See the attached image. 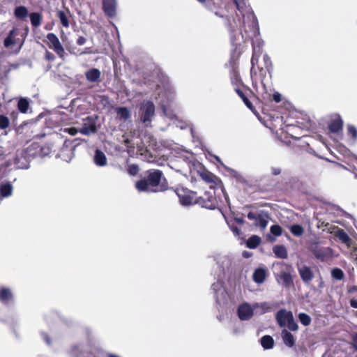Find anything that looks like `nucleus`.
<instances>
[{
  "mask_svg": "<svg viewBox=\"0 0 357 357\" xmlns=\"http://www.w3.org/2000/svg\"><path fill=\"white\" fill-rule=\"evenodd\" d=\"M135 188L139 192L155 193L166 190L168 183L161 170L150 169L135 183Z\"/></svg>",
  "mask_w": 357,
  "mask_h": 357,
  "instance_id": "f257e3e1",
  "label": "nucleus"
},
{
  "mask_svg": "<svg viewBox=\"0 0 357 357\" xmlns=\"http://www.w3.org/2000/svg\"><path fill=\"white\" fill-rule=\"evenodd\" d=\"M242 50L236 46L231 52L228 63L225 64L226 68L229 69V75L231 84L236 89H241L246 86L243 83L239 72V59L242 54Z\"/></svg>",
  "mask_w": 357,
  "mask_h": 357,
  "instance_id": "f03ea898",
  "label": "nucleus"
},
{
  "mask_svg": "<svg viewBox=\"0 0 357 357\" xmlns=\"http://www.w3.org/2000/svg\"><path fill=\"white\" fill-rule=\"evenodd\" d=\"M242 50L236 46L231 52L228 63L225 64L226 68L229 69V75L231 84L236 89H241L246 86L243 83L239 72V59L242 54Z\"/></svg>",
  "mask_w": 357,
  "mask_h": 357,
  "instance_id": "7ed1b4c3",
  "label": "nucleus"
},
{
  "mask_svg": "<svg viewBox=\"0 0 357 357\" xmlns=\"http://www.w3.org/2000/svg\"><path fill=\"white\" fill-rule=\"evenodd\" d=\"M234 1L237 9L243 15L242 24L239 25V29H241L243 28L245 31H247V26L249 29H255L257 26V20L252 10L249 7H246L243 9L241 3H239L238 0H234Z\"/></svg>",
  "mask_w": 357,
  "mask_h": 357,
  "instance_id": "20e7f679",
  "label": "nucleus"
},
{
  "mask_svg": "<svg viewBox=\"0 0 357 357\" xmlns=\"http://www.w3.org/2000/svg\"><path fill=\"white\" fill-rule=\"evenodd\" d=\"M235 92L241 98L246 107L255 114H257V111L253 105V102L258 101L259 98L254 93L252 89L246 86L241 89H236Z\"/></svg>",
  "mask_w": 357,
  "mask_h": 357,
  "instance_id": "39448f33",
  "label": "nucleus"
},
{
  "mask_svg": "<svg viewBox=\"0 0 357 357\" xmlns=\"http://www.w3.org/2000/svg\"><path fill=\"white\" fill-rule=\"evenodd\" d=\"M29 149L17 150L13 158V162L8 161L5 162V165L9 166L14 164L19 169H26L29 165ZM9 160H10L9 159Z\"/></svg>",
  "mask_w": 357,
  "mask_h": 357,
  "instance_id": "423d86ee",
  "label": "nucleus"
},
{
  "mask_svg": "<svg viewBox=\"0 0 357 357\" xmlns=\"http://www.w3.org/2000/svg\"><path fill=\"white\" fill-rule=\"evenodd\" d=\"M176 194L179 198L180 203L183 206L196 204L197 192L190 190L186 188L178 187L175 190Z\"/></svg>",
  "mask_w": 357,
  "mask_h": 357,
  "instance_id": "0eeeda50",
  "label": "nucleus"
},
{
  "mask_svg": "<svg viewBox=\"0 0 357 357\" xmlns=\"http://www.w3.org/2000/svg\"><path fill=\"white\" fill-rule=\"evenodd\" d=\"M310 251L314 257L324 262L332 257L333 252L331 248L321 247L319 243H313L310 245Z\"/></svg>",
  "mask_w": 357,
  "mask_h": 357,
  "instance_id": "6e6552de",
  "label": "nucleus"
},
{
  "mask_svg": "<svg viewBox=\"0 0 357 357\" xmlns=\"http://www.w3.org/2000/svg\"><path fill=\"white\" fill-rule=\"evenodd\" d=\"M140 119L144 123H150L155 115V105L153 102L147 100L139 108Z\"/></svg>",
  "mask_w": 357,
  "mask_h": 357,
  "instance_id": "1a4fd4ad",
  "label": "nucleus"
},
{
  "mask_svg": "<svg viewBox=\"0 0 357 357\" xmlns=\"http://www.w3.org/2000/svg\"><path fill=\"white\" fill-rule=\"evenodd\" d=\"M75 146L70 140H65L62 146L56 154V157L62 160L69 162L74 156Z\"/></svg>",
  "mask_w": 357,
  "mask_h": 357,
  "instance_id": "9d476101",
  "label": "nucleus"
},
{
  "mask_svg": "<svg viewBox=\"0 0 357 357\" xmlns=\"http://www.w3.org/2000/svg\"><path fill=\"white\" fill-rule=\"evenodd\" d=\"M195 204L208 209H215L218 205L216 197L210 192H205L199 197L197 196Z\"/></svg>",
  "mask_w": 357,
  "mask_h": 357,
  "instance_id": "9b49d317",
  "label": "nucleus"
},
{
  "mask_svg": "<svg viewBox=\"0 0 357 357\" xmlns=\"http://www.w3.org/2000/svg\"><path fill=\"white\" fill-rule=\"evenodd\" d=\"M199 176L208 184L211 185V188H214L221 183V180L212 172H209L204 167L198 171Z\"/></svg>",
  "mask_w": 357,
  "mask_h": 357,
  "instance_id": "f8f14e48",
  "label": "nucleus"
},
{
  "mask_svg": "<svg viewBox=\"0 0 357 357\" xmlns=\"http://www.w3.org/2000/svg\"><path fill=\"white\" fill-rule=\"evenodd\" d=\"M343 120L339 114H333L328 123V129L330 132L337 133L343 129Z\"/></svg>",
  "mask_w": 357,
  "mask_h": 357,
  "instance_id": "ddd939ff",
  "label": "nucleus"
},
{
  "mask_svg": "<svg viewBox=\"0 0 357 357\" xmlns=\"http://www.w3.org/2000/svg\"><path fill=\"white\" fill-rule=\"evenodd\" d=\"M237 314L241 320L246 321L253 317L254 311L249 303H245L238 306Z\"/></svg>",
  "mask_w": 357,
  "mask_h": 357,
  "instance_id": "4468645a",
  "label": "nucleus"
},
{
  "mask_svg": "<svg viewBox=\"0 0 357 357\" xmlns=\"http://www.w3.org/2000/svg\"><path fill=\"white\" fill-rule=\"evenodd\" d=\"M298 271L303 282L308 283L314 278V273L310 266L303 265L298 267Z\"/></svg>",
  "mask_w": 357,
  "mask_h": 357,
  "instance_id": "2eb2a0df",
  "label": "nucleus"
},
{
  "mask_svg": "<svg viewBox=\"0 0 357 357\" xmlns=\"http://www.w3.org/2000/svg\"><path fill=\"white\" fill-rule=\"evenodd\" d=\"M97 132V127L94 120L88 117L84 122L82 128H80V132L85 135H89Z\"/></svg>",
  "mask_w": 357,
  "mask_h": 357,
  "instance_id": "dca6fc26",
  "label": "nucleus"
},
{
  "mask_svg": "<svg viewBox=\"0 0 357 357\" xmlns=\"http://www.w3.org/2000/svg\"><path fill=\"white\" fill-rule=\"evenodd\" d=\"M15 303V299L11 290L8 288L1 287V303L10 307Z\"/></svg>",
  "mask_w": 357,
  "mask_h": 357,
  "instance_id": "f3484780",
  "label": "nucleus"
},
{
  "mask_svg": "<svg viewBox=\"0 0 357 357\" xmlns=\"http://www.w3.org/2000/svg\"><path fill=\"white\" fill-rule=\"evenodd\" d=\"M116 0H102L103 10L109 17H112L116 15Z\"/></svg>",
  "mask_w": 357,
  "mask_h": 357,
  "instance_id": "a211bd4d",
  "label": "nucleus"
},
{
  "mask_svg": "<svg viewBox=\"0 0 357 357\" xmlns=\"http://www.w3.org/2000/svg\"><path fill=\"white\" fill-rule=\"evenodd\" d=\"M252 56L251 59V69H250V73L251 75L253 73V71L255 70V66L258 65L259 59L260 56L264 54V50L262 48V46H252Z\"/></svg>",
  "mask_w": 357,
  "mask_h": 357,
  "instance_id": "6ab92c4d",
  "label": "nucleus"
},
{
  "mask_svg": "<svg viewBox=\"0 0 357 357\" xmlns=\"http://www.w3.org/2000/svg\"><path fill=\"white\" fill-rule=\"evenodd\" d=\"M292 316L293 313L291 311H287L284 309L280 310L276 313V320L278 324V325L280 327H284L286 326V324H287V317L288 316Z\"/></svg>",
  "mask_w": 357,
  "mask_h": 357,
  "instance_id": "aec40b11",
  "label": "nucleus"
},
{
  "mask_svg": "<svg viewBox=\"0 0 357 357\" xmlns=\"http://www.w3.org/2000/svg\"><path fill=\"white\" fill-rule=\"evenodd\" d=\"M278 277L284 287L289 288L294 285L293 278L290 272L282 271L280 273Z\"/></svg>",
  "mask_w": 357,
  "mask_h": 357,
  "instance_id": "412c9836",
  "label": "nucleus"
},
{
  "mask_svg": "<svg viewBox=\"0 0 357 357\" xmlns=\"http://www.w3.org/2000/svg\"><path fill=\"white\" fill-rule=\"evenodd\" d=\"M267 277V271L263 268L255 269L252 275V279L257 284L263 283Z\"/></svg>",
  "mask_w": 357,
  "mask_h": 357,
  "instance_id": "4be33fe9",
  "label": "nucleus"
},
{
  "mask_svg": "<svg viewBox=\"0 0 357 357\" xmlns=\"http://www.w3.org/2000/svg\"><path fill=\"white\" fill-rule=\"evenodd\" d=\"M100 75V71L98 68H91L85 73L86 79L91 82H99Z\"/></svg>",
  "mask_w": 357,
  "mask_h": 357,
  "instance_id": "5701e85b",
  "label": "nucleus"
},
{
  "mask_svg": "<svg viewBox=\"0 0 357 357\" xmlns=\"http://www.w3.org/2000/svg\"><path fill=\"white\" fill-rule=\"evenodd\" d=\"M281 336L284 344L289 347H293L295 345L296 340L294 336L287 330L284 329L281 333Z\"/></svg>",
  "mask_w": 357,
  "mask_h": 357,
  "instance_id": "b1692460",
  "label": "nucleus"
},
{
  "mask_svg": "<svg viewBox=\"0 0 357 357\" xmlns=\"http://www.w3.org/2000/svg\"><path fill=\"white\" fill-rule=\"evenodd\" d=\"M17 35L18 30L17 29H13L10 31L9 36L5 39L3 45H17L22 43V40L15 38Z\"/></svg>",
  "mask_w": 357,
  "mask_h": 357,
  "instance_id": "393cba45",
  "label": "nucleus"
},
{
  "mask_svg": "<svg viewBox=\"0 0 357 357\" xmlns=\"http://www.w3.org/2000/svg\"><path fill=\"white\" fill-rule=\"evenodd\" d=\"M117 118L124 121L128 120L131 117L130 110L126 107H119L115 109Z\"/></svg>",
  "mask_w": 357,
  "mask_h": 357,
  "instance_id": "a878e982",
  "label": "nucleus"
},
{
  "mask_svg": "<svg viewBox=\"0 0 357 357\" xmlns=\"http://www.w3.org/2000/svg\"><path fill=\"white\" fill-rule=\"evenodd\" d=\"M93 160L96 165L100 167L106 165L107 161L105 154L99 149L95 151Z\"/></svg>",
  "mask_w": 357,
  "mask_h": 357,
  "instance_id": "bb28decb",
  "label": "nucleus"
},
{
  "mask_svg": "<svg viewBox=\"0 0 357 357\" xmlns=\"http://www.w3.org/2000/svg\"><path fill=\"white\" fill-rule=\"evenodd\" d=\"M275 255L280 259H287L288 257L286 248L282 245H278L273 248Z\"/></svg>",
  "mask_w": 357,
  "mask_h": 357,
  "instance_id": "cd10ccee",
  "label": "nucleus"
},
{
  "mask_svg": "<svg viewBox=\"0 0 357 357\" xmlns=\"http://www.w3.org/2000/svg\"><path fill=\"white\" fill-rule=\"evenodd\" d=\"M336 236L341 241L342 243L349 246L351 242V238L342 229H339L336 232Z\"/></svg>",
  "mask_w": 357,
  "mask_h": 357,
  "instance_id": "c85d7f7f",
  "label": "nucleus"
},
{
  "mask_svg": "<svg viewBox=\"0 0 357 357\" xmlns=\"http://www.w3.org/2000/svg\"><path fill=\"white\" fill-rule=\"evenodd\" d=\"M261 344L265 349H272L274 346V340L270 335H264L261 338Z\"/></svg>",
  "mask_w": 357,
  "mask_h": 357,
  "instance_id": "c756f323",
  "label": "nucleus"
},
{
  "mask_svg": "<svg viewBox=\"0 0 357 357\" xmlns=\"http://www.w3.org/2000/svg\"><path fill=\"white\" fill-rule=\"evenodd\" d=\"M18 110L23 114H26L29 109V102L25 98H20L17 102Z\"/></svg>",
  "mask_w": 357,
  "mask_h": 357,
  "instance_id": "7c9ffc66",
  "label": "nucleus"
},
{
  "mask_svg": "<svg viewBox=\"0 0 357 357\" xmlns=\"http://www.w3.org/2000/svg\"><path fill=\"white\" fill-rule=\"evenodd\" d=\"M13 185L10 183H1V198L8 197L12 195Z\"/></svg>",
  "mask_w": 357,
  "mask_h": 357,
  "instance_id": "2f4dec72",
  "label": "nucleus"
},
{
  "mask_svg": "<svg viewBox=\"0 0 357 357\" xmlns=\"http://www.w3.org/2000/svg\"><path fill=\"white\" fill-rule=\"evenodd\" d=\"M261 243V238L258 236L253 235L250 236L246 243L247 247L250 249L256 248Z\"/></svg>",
  "mask_w": 357,
  "mask_h": 357,
  "instance_id": "473e14b6",
  "label": "nucleus"
},
{
  "mask_svg": "<svg viewBox=\"0 0 357 357\" xmlns=\"http://www.w3.org/2000/svg\"><path fill=\"white\" fill-rule=\"evenodd\" d=\"M15 16L19 19H24L28 15V10L25 6H17L15 9Z\"/></svg>",
  "mask_w": 357,
  "mask_h": 357,
  "instance_id": "72a5a7b5",
  "label": "nucleus"
},
{
  "mask_svg": "<svg viewBox=\"0 0 357 357\" xmlns=\"http://www.w3.org/2000/svg\"><path fill=\"white\" fill-rule=\"evenodd\" d=\"M290 231L295 236H301L304 234V228L302 225L298 224L292 225L290 228Z\"/></svg>",
  "mask_w": 357,
  "mask_h": 357,
  "instance_id": "f704fd0d",
  "label": "nucleus"
},
{
  "mask_svg": "<svg viewBox=\"0 0 357 357\" xmlns=\"http://www.w3.org/2000/svg\"><path fill=\"white\" fill-rule=\"evenodd\" d=\"M30 20L33 26L38 27L42 21V16L38 13H32L30 15Z\"/></svg>",
  "mask_w": 357,
  "mask_h": 357,
  "instance_id": "c9c22d12",
  "label": "nucleus"
},
{
  "mask_svg": "<svg viewBox=\"0 0 357 357\" xmlns=\"http://www.w3.org/2000/svg\"><path fill=\"white\" fill-rule=\"evenodd\" d=\"M287 324H286V326L288 328L289 330L291 331H296L298 329V326L297 323L295 321L294 316H288L287 317Z\"/></svg>",
  "mask_w": 357,
  "mask_h": 357,
  "instance_id": "e433bc0d",
  "label": "nucleus"
},
{
  "mask_svg": "<svg viewBox=\"0 0 357 357\" xmlns=\"http://www.w3.org/2000/svg\"><path fill=\"white\" fill-rule=\"evenodd\" d=\"M298 319L300 322L305 326H307L310 325L312 319L311 317L306 313L301 312L298 314Z\"/></svg>",
  "mask_w": 357,
  "mask_h": 357,
  "instance_id": "4c0bfd02",
  "label": "nucleus"
},
{
  "mask_svg": "<svg viewBox=\"0 0 357 357\" xmlns=\"http://www.w3.org/2000/svg\"><path fill=\"white\" fill-rule=\"evenodd\" d=\"M263 60L266 70L271 73L273 70V65L270 56L266 53L263 54Z\"/></svg>",
  "mask_w": 357,
  "mask_h": 357,
  "instance_id": "58836bf2",
  "label": "nucleus"
},
{
  "mask_svg": "<svg viewBox=\"0 0 357 357\" xmlns=\"http://www.w3.org/2000/svg\"><path fill=\"white\" fill-rule=\"evenodd\" d=\"M331 275L334 279L341 280L344 278V273L342 269L335 268L331 271Z\"/></svg>",
  "mask_w": 357,
  "mask_h": 357,
  "instance_id": "ea45409f",
  "label": "nucleus"
},
{
  "mask_svg": "<svg viewBox=\"0 0 357 357\" xmlns=\"http://www.w3.org/2000/svg\"><path fill=\"white\" fill-rule=\"evenodd\" d=\"M58 17L60 20L61 24L68 28L69 26V21L67 15L63 11L58 12Z\"/></svg>",
  "mask_w": 357,
  "mask_h": 357,
  "instance_id": "a19ab883",
  "label": "nucleus"
},
{
  "mask_svg": "<svg viewBox=\"0 0 357 357\" xmlns=\"http://www.w3.org/2000/svg\"><path fill=\"white\" fill-rule=\"evenodd\" d=\"M59 56L63 59L65 55V50L63 46H49Z\"/></svg>",
  "mask_w": 357,
  "mask_h": 357,
  "instance_id": "79ce46f5",
  "label": "nucleus"
},
{
  "mask_svg": "<svg viewBox=\"0 0 357 357\" xmlns=\"http://www.w3.org/2000/svg\"><path fill=\"white\" fill-rule=\"evenodd\" d=\"M347 132L348 135L351 136L352 139H357V129L354 126L349 124L347 126Z\"/></svg>",
  "mask_w": 357,
  "mask_h": 357,
  "instance_id": "37998d69",
  "label": "nucleus"
},
{
  "mask_svg": "<svg viewBox=\"0 0 357 357\" xmlns=\"http://www.w3.org/2000/svg\"><path fill=\"white\" fill-rule=\"evenodd\" d=\"M268 221L264 218L261 215H258V218L256 220L255 225L261 227V229H265L267 226Z\"/></svg>",
  "mask_w": 357,
  "mask_h": 357,
  "instance_id": "c03bdc74",
  "label": "nucleus"
},
{
  "mask_svg": "<svg viewBox=\"0 0 357 357\" xmlns=\"http://www.w3.org/2000/svg\"><path fill=\"white\" fill-rule=\"evenodd\" d=\"M270 231L275 236L282 235V228L278 225H274L271 227Z\"/></svg>",
  "mask_w": 357,
  "mask_h": 357,
  "instance_id": "a18cd8bd",
  "label": "nucleus"
},
{
  "mask_svg": "<svg viewBox=\"0 0 357 357\" xmlns=\"http://www.w3.org/2000/svg\"><path fill=\"white\" fill-rule=\"evenodd\" d=\"M67 50L70 54H74L75 55L82 54L84 53H88V51H80L79 50H77V46H66Z\"/></svg>",
  "mask_w": 357,
  "mask_h": 357,
  "instance_id": "49530a36",
  "label": "nucleus"
},
{
  "mask_svg": "<svg viewBox=\"0 0 357 357\" xmlns=\"http://www.w3.org/2000/svg\"><path fill=\"white\" fill-rule=\"evenodd\" d=\"M138 172H139V167L137 165L132 164V165H128V172L129 173V174L135 176V175L137 174Z\"/></svg>",
  "mask_w": 357,
  "mask_h": 357,
  "instance_id": "de8ad7c7",
  "label": "nucleus"
},
{
  "mask_svg": "<svg viewBox=\"0 0 357 357\" xmlns=\"http://www.w3.org/2000/svg\"><path fill=\"white\" fill-rule=\"evenodd\" d=\"M10 121L6 116L1 115V130H5L9 127Z\"/></svg>",
  "mask_w": 357,
  "mask_h": 357,
  "instance_id": "09e8293b",
  "label": "nucleus"
},
{
  "mask_svg": "<svg viewBox=\"0 0 357 357\" xmlns=\"http://www.w3.org/2000/svg\"><path fill=\"white\" fill-rule=\"evenodd\" d=\"M47 38L52 45H59V39L54 33H48Z\"/></svg>",
  "mask_w": 357,
  "mask_h": 357,
  "instance_id": "8fccbe9b",
  "label": "nucleus"
},
{
  "mask_svg": "<svg viewBox=\"0 0 357 357\" xmlns=\"http://www.w3.org/2000/svg\"><path fill=\"white\" fill-rule=\"evenodd\" d=\"M18 115H19V113L17 111H13L10 114L11 120H12V124L14 127H15L17 126V120Z\"/></svg>",
  "mask_w": 357,
  "mask_h": 357,
  "instance_id": "3c124183",
  "label": "nucleus"
},
{
  "mask_svg": "<svg viewBox=\"0 0 357 357\" xmlns=\"http://www.w3.org/2000/svg\"><path fill=\"white\" fill-rule=\"evenodd\" d=\"M229 226L230 229L231 230V231L234 233V234L235 236H238L241 234V229L237 226L234 225H229Z\"/></svg>",
  "mask_w": 357,
  "mask_h": 357,
  "instance_id": "603ef678",
  "label": "nucleus"
},
{
  "mask_svg": "<svg viewBox=\"0 0 357 357\" xmlns=\"http://www.w3.org/2000/svg\"><path fill=\"white\" fill-rule=\"evenodd\" d=\"M260 307L262 309L263 312H266L271 310V307L267 303H262L260 304Z\"/></svg>",
  "mask_w": 357,
  "mask_h": 357,
  "instance_id": "864d4df0",
  "label": "nucleus"
},
{
  "mask_svg": "<svg viewBox=\"0 0 357 357\" xmlns=\"http://www.w3.org/2000/svg\"><path fill=\"white\" fill-rule=\"evenodd\" d=\"M40 151L41 153L44 155H49L51 153V150L48 146H42Z\"/></svg>",
  "mask_w": 357,
  "mask_h": 357,
  "instance_id": "5fc2aeb1",
  "label": "nucleus"
},
{
  "mask_svg": "<svg viewBox=\"0 0 357 357\" xmlns=\"http://www.w3.org/2000/svg\"><path fill=\"white\" fill-rule=\"evenodd\" d=\"M273 99L275 102H280L282 100V96L278 92H275L273 95Z\"/></svg>",
  "mask_w": 357,
  "mask_h": 357,
  "instance_id": "6e6d98bb",
  "label": "nucleus"
},
{
  "mask_svg": "<svg viewBox=\"0 0 357 357\" xmlns=\"http://www.w3.org/2000/svg\"><path fill=\"white\" fill-rule=\"evenodd\" d=\"M258 215H259V214H256V213H253V212H251V211H250V212H249V213H248L247 217H248V218L249 220H255L256 221V220H257V218H258Z\"/></svg>",
  "mask_w": 357,
  "mask_h": 357,
  "instance_id": "4d7b16f0",
  "label": "nucleus"
},
{
  "mask_svg": "<svg viewBox=\"0 0 357 357\" xmlns=\"http://www.w3.org/2000/svg\"><path fill=\"white\" fill-rule=\"evenodd\" d=\"M45 58L47 60L50 61H52L54 59V56L52 53L48 52L47 50H46V53H45Z\"/></svg>",
  "mask_w": 357,
  "mask_h": 357,
  "instance_id": "13d9d810",
  "label": "nucleus"
},
{
  "mask_svg": "<svg viewBox=\"0 0 357 357\" xmlns=\"http://www.w3.org/2000/svg\"><path fill=\"white\" fill-rule=\"evenodd\" d=\"M271 172L274 176L279 175L281 173V169L279 167H272Z\"/></svg>",
  "mask_w": 357,
  "mask_h": 357,
  "instance_id": "bf43d9fd",
  "label": "nucleus"
},
{
  "mask_svg": "<svg viewBox=\"0 0 357 357\" xmlns=\"http://www.w3.org/2000/svg\"><path fill=\"white\" fill-rule=\"evenodd\" d=\"M234 220L236 223L240 225H243L245 222V220L241 218L235 217Z\"/></svg>",
  "mask_w": 357,
  "mask_h": 357,
  "instance_id": "052dcab7",
  "label": "nucleus"
},
{
  "mask_svg": "<svg viewBox=\"0 0 357 357\" xmlns=\"http://www.w3.org/2000/svg\"><path fill=\"white\" fill-rule=\"evenodd\" d=\"M350 305L353 308H357V300L356 299H351L350 301Z\"/></svg>",
  "mask_w": 357,
  "mask_h": 357,
  "instance_id": "680f3d73",
  "label": "nucleus"
},
{
  "mask_svg": "<svg viewBox=\"0 0 357 357\" xmlns=\"http://www.w3.org/2000/svg\"><path fill=\"white\" fill-rule=\"evenodd\" d=\"M357 291V285L351 286L349 288L348 292L349 293H354Z\"/></svg>",
  "mask_w": 357,
  "mask_h": 357,
  "instance_id": "e2e57ef3",
  "label": "nucleus"
},
{
  "mask_svg": "<svg viewBox=\"0 0 357 357\" xmlns=\"http://www.w3.org/2000/svg\"><path fill=\"white\" fill-rule=\"evenodd\" d=\"M353 345L354 348L357 350V333L353 337Z\"/></svg>",
  "mask_w": 357,
  "mask_h": 357,
  "instance_id": "0e129e2a",
  "label": "nucleus"
},
{
  "mask_svg": "<svg viewBox=\"0 0 357 357\" xmlns=\"http://www.w3.org/2000/svg\"><path fill=\"white\" fill-rule=\"evenodd\" d=\"M213 158H215V160L220 165H222V167H225V165L223 164L222 161L221 160V159L220 158V157L217 156V155H213Z\"/></svg>",
  "mask_w": 357,
  "mask_h": 357,
  "instance_id": "69168bd1",
  "label": "nucleus"
},
{
  "mask_svg": "<svg viewBox=\"0 0 357 357\" xmlns=\"http://www.w3.org/2000/svg\"><path fill=\"white\" fill-rule=\"evenodd\" d=\"M75 128H70V131H69V133L71 134V135H74L75 134Z\"/></svg>",
  "mask_w": 357,
  "mask_h": 357,
  "instance_id": "338daca9",
  "label": "nucleus"
},
{
  "mask_svg": "<svg viewBox=\"0 0 357 357\" xmlns=\"http://www.w3.org/2000/svg\"><path fill=\"white\" fill-rule=\"evenodd\" d=\"M109 357H119V356L116 355H114V354H109Z\"/></svg>",
  "mask_w": 357,
  "mask_h": 357,
  "instance_id": "774afa93",
  "label": "nucleus"
}]
</instances>
